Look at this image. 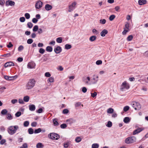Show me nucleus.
<instances>
[{
    "label": "nucleus",
    "mask_w": 148,
    "mask_h": 148,
    "mask_svg": "<svg viewBox=\"0 0 148 148\" xmlns=\"http://www.w3.org/2000/svg\"><path fill=\"white\" fill-rule=\"evenodd\" d=\"M19 128L18 125L11 126L8 129V132L9 134L12 135L14 134Z\"/></svg>",
    "instance_id": "f257e3e1"
},
{
    "label": "nucleus",
    "mask_w": 148,
    "mask_h": 148,
    "mask_svg": "<svg viewBox=\"0 0 148 148\" xmlns=\"http://www.w3.org/2000/svg\"><path fill=\"white\" fill-rule=\"evenodd\" d=\"M35 81L34 79H31L29 80L25 86L26 90L31 89L35 86Z\"/></svg>",
    "instance_id": "f03ea898"
},
{
    "label": "nucleus",
    "mask_w": 148,
    "mask_h": 148,
    "mask_svg": "<svg viewBox=\"0 0 148 148\" xmlns=\"http://www.w3.org/2000/svg\"><path fill=\"white\" fill-rule=\"evenodd\" d=\"M129 84L126 81H125L121 84L120 87V90L121 91H125L130 88Z\"/></svg>",
    "instance_id": "7ed1b4c3"
},
{
    "label": "nucleus",
    "mask_w": 148,
    "mask_h": 148,
    "mask_svg": "<svg viewBox=\"0 0 148 148\" xmlns=\"http://www.w3.org/2000/svg\"><path fill=\"white\" fill-rule=\"evenodd\" d=\"M136 138L134 136H131L126 138L125 140V143L129 144L133 143L136 141Z\"/></svg>",
    "instance_id": "20e7f679"
},
{
    "label": "nucleus",
    "mask_w": 148,
    "mask_h": 148,
    "mask_svg": "<svg viewBox=\"0 0 148 148\" xmlns=\"http://www.w3.org/2000/svg\"><path fill=\"white\" fill-rule=\"evenodd\" d=\"M49 137L53 140H58L60 138L59 135L55 133H52L49 135Z\"/></svg>",
    "instance_id": "39448f33"
},
{
    "label": "nucleus",
    "mask_w": 148,
    "mask_h": 148,
    "mask_svg": "<svg viewBox=\"0 0 148 148\" xmlns=\"http://www.w3.org/2000/svg\"><path fill=\"white\" fill-rule=\"evenodd\" d=\"M132 107L136 110H139L141 107L140 103L136 102H132Z\"/></svg>",
    "instance_id": "423d86ee"
},
{
    "label": "nucleus",
    "mask_w": 148,
    "mask_h": 148,
    "mask_svg": "<svg viewBox=\"0 0 148 148\" xmlns=\"http://www.w3.org/2000/svg\"><path fill=\"white\" fill-rule=\"evenodd\" d=\"M42 2L40 0H38L36 2L35 6L36 9L41 8L42 6Z\"/></svg>",
    "instance_id": "0eeeda50"
},
{
    "label": "nucleus",
    "mask_w": 148,
    "mask_h": 148,
    "mask_svg": "<svg viewBox=\"0 0 148 148\" xmlns=\"http://www.w3.org/2000/svg\"><path fill=\"white\" fill-rule=\"evenodd\" d=\"M76 4V2H74L69 5V12H71L73 11L75 9Z\"/></svg>",
    "instance_id": "6e6552de"
},
{
    "label": "nucleus",
    "mask_w": 148,
    "mask_h": 148,
    "mask_svg": "<svg viewBox=\"0 0 148 148\" xmlns=\"http://www.w3.org/2000/svg\"><path fill=\"white\" fill-rule=\"evenodd\" d=\"M35 66V63L33 62L29 63L27 64V67L29 69L34 68Z\"/></svg>",
    "instance_id": "1a4fd4ad"
},
{
    "label": "nucleus",
    "mask_w": 148,
    "mask_h": 148,
    "mask_svg": "<svg viewBox=\"0 0 148 148\" xmlns=\"http://www.w3.org/2000/svg\"><path fill=\"white\" fill-rule=\"evenodd\" d=\"M144 129L143 128H139L136 130H135L133 132L134 135H136L143 130Z\"/></svg>",
    "instance_id": "9d476101"
},
{
    "label": "nucleus",
    "mask_w": 148,
    "mask_h": 148,
    "mask_svg": "<svg viewBox=\"0 0 148 148\" xmlns=\"http://www.w3.org/2000/svg\"><path fill=\"white\" fill-rule=\"evenodd\" d=\"M15 4V2L14 1L10 0H8L6 1L5 3L6 5L7 6H8L9 5L13 6H14Z\"/></svg>",
    "instance_id": "9b49d317"
},
{
    "label": "nucleus",
    "mask_w": 148,
    "mask_h": 148,
    "mask_svg": "<svg viewBox=\"0 0 148 148\" xmlns=\"http://www.w3.org/2000/svg\"><path fill=\"white\" fill-rule=\"evenodd\" d=\"M108 31L106 29H104L100 32V35L102 37H104L108 34Z\"/></svg>",
    "instance_id": "f8f14e48"
},
{
    "label": "nucleus",
    "mask_w": 148,
    "mask_h": 148,
    "mask_svg": "<svg viewBox=\"0 0 148 148\" xmlns=\"http://www.w3.org/2000/svg\"><path fill=\"white\" fill-rule=\"evenodd\" d=\"M61 51V48L60 46H58L54 49V51L57 54L60 53Z\"/></svg>",
    "instance_id": "ddd939ff"
},
{
    "label": "nucleus",
    "mask_w": 148,
    "mask_h": 148,
    "mask_svg": "<svg viewBox=\"0 0 148 148\" xmlns=\"http://www.w3.org/2000/svg\"><path fill=\"white\" fill-rule=\"evenodd\" d=\"M14 66V63L12 62H7L4 64V67L5 68H6L9 66Z\"/></svg>",
    "instance_id": "4468645a"
},
{
    "label": "nucleus",
    "mask_w": 148,
    "mask_h": 148,
    "mask_svg": "<svg viewBox=\"0 0 148 148\" xmlns=\"http://www.w3.org/2000/svg\"><path fill=\"white\" fill-rule=\"evenodd\" d=\"M83 81L86 84H89V81L90 80V78L89 77H87L86 78L84 77L83 78Z\"/></svg>",
    "instance_id": "2eb2a0df"
},
{
    "label": "nucleus",
    "mask_w": 148,
    "mask_h": 148,
    "mask_svg": "<svg viewBox=\"0 0 148 148\" xmlns=\"http://www.w3.org/2000/svg\"><path fill=\"white\" fill-rule=\"evenodd\" d=\"M138 3L140 5H143L146 4L147 1L146 0H139Z\"/></svg>",
    "instance_id": "dca6fc26"
},
{
    "label": "nucleus",
    "mask_w": 148,
    "mask_h": 148,
    "mask_svg": "<svg viewBox=\"0 0 148 148\" xmlns=\"http://www.w3.org/2000/svg\"><path fill=\"white\" fill-rule=\"evenodd\" d=\"M45 8L47 10L49 11L51 10L52 9V7L51 5H50L48 4H47L45 5Z\"/></svg>",
    "instance_id": "f3484780"
},
{
    "label": "nucleus",
    "mask_w": 148,
    "mask_h": 148,
    "mask_svg": "<svg viewBox=\"0 0 148 148\" xmlns=\"http://www.w3.org/2000/svg\"><path fill=\"white\" fill-rule=\"evenodd\" d=\"M130 121V118L128 117H125L123 119V121L125 123H128Z\"/></svg>",
    "instance_id": "a211bd4d"
},
{
    "label": "nucleus",
    "mask_w": 148,
    "mask_h": 148,
    "mask_svg": "<svg viewBox=\"0 0 148 148\" xmlns=\"http://www.w3.org/2000/svg\"><path fill=\"white\" fill-rule=\"evenodd\" d=\"M29 109L30 110L32 111H34L35 109V106L34 105H30L29 106Z\"/></svg>",
    "instance_id": "6ab92c4d"
},
{
    "label": "nucleus",
    "mask_w": 148,
    "mask_h": 148,
    "mask_svg": "<svg viewBox=\"0 0 148 148\" xmlns=\"http://www.w3.org/2000/svg\"><path fill=\"white\" fill-rule=\"evenodd\" d=\"M96 37L95 36H92L89 38V40L91 42H93L96 40Z\"/></svg>",
    "instance_id": "aec40b11"
},
{
    "label": "nucleus",
    "mask_w": 148,
    "mask_h": 148,
    "mask_svg": "<svg viewBox=\"0 0 148 148\" xmlns=\"http://www.w3.org/2000/svg\"><path fill=\"white\" fill-rule=\"evenodd\" d=\"M114 111V109L112 108H109L107 110V112L108 114H112Z\"/></svg>",
    "instance_id": "412c9836"
},
{
    "label": "nucleus",
    "mask_w": 148,
    "mask_h": 148,
    "mask_svg": "<svg viewBox=\"0 0 148 148\" xmlns=\"http://www.w3.org/2000/svg\"><path fill=\"white\" fill-rule=\"evenodd\" d=\"M54 78L53 77H50L48 79L47 81L50 83H53L54 82Z\"/></svg>",
    "instance_id": "4be33fe9"
},
{
    "label": "nucleus",
    "mask_w": 148,
    "mask_h": 148,
    "mask_svg": "<svg viewBox=\"0 0 148 148\" xmlns=\"http://www.w3.org/2000/svg\"><path fill=\"white\" fill-rule=\"evenodd\" d=\"M29 99V97L28 96H26L24 97L23 101L25 102H27Z\"/></svg>",
    "instance_id": "5701e85b"
},
{
    "label": "nucleus",
    "mask_w": 148,
    "mask_h": 148,
    "mask_svg": "<svg viewBox=\"0 0 148 148\" xmlns=\"http://www.w3.org/2000/svg\"><path fill=\"white\" fill-rule=\"evenodd\" d=\"M43 146V145L41 143H38L36 145L37 148H42Z\"/></svg>",
    "instance_id": "b1692460"
},
{
    "label": "nucleus",
    "mask_w": 148,
    "mask_h": 148,
    "mask_svg": "<svg viewBox=\"0 0 148 148\" xmlns=\"http://www.w3.org/2000/svg\"><path fill=\"white\" fill-rule=\"evenodd\" d=\"M106 22V21L105 19H101L99 20V23L102 25L105 24Z\"/></svg>",
    "instance_id": "393cba45"
},
{
    "label": "nucleus",
    "mask_w": 148,
    "mask_h": 148,
    "mask_svg": "<svg viewBox=\"0 0 148 148\" xmlns=\"http://www.w3.org/2000/svg\"><path fill=\"white\" fill-rule=\"evenodd\" d=\"M4 77L5 79L8 80H11L14 77H9L6 75L4 76Z\"/></svg>",
    "instance_id": "a878e982"
},
{
    "label": "nucleus",
    "mask_w": 148,
    "mask_h": 148,
    "mask_svg": "<svg viewBox=\"0 0 148 148\" xmlns=\"http://www.w3.org/2000/svg\"><path fill=\"white\" fill-rule=\"evenodd\" d=\"M46 50L47 51L51 52L52 51V48L50 46H47L46 47Z\"/></svg>",
    "instance_id": "bb28decb"
},
{
    "label": "nucleus",
    "mask_w": 148,
    "mask_h": 148,
    "mask_svg": "<svg viewBox=\"0 0 148 148\" xmlns=\"http://www.w3.org/2000/svg\"><path fill=\"white\" fill-rule=\"evenodd\" d=\"M82 140V138L80 137H76L75 140V142L77 143L80 142Z\"/></svg>",
    "instance_id": "cd10ccee"
},
{
    "label": "nucleus",
    "mask_w": 148,
    "mask_h": 148,
    "mask_svg": "<svg viewBox=\"0 0 148 148\" xmlns=\"http://www.w3.org/2000/svg\"><path fill=\"white\" fill-rule=\"evenodd\" d=\"M24 49V47L23 46L21 45H20L18 48V51L20 52L23 50Z\"/></svg>",
    "instance_id": "c85d7f7f"
},
{
    "label": "nucleus",
    "mask_w": 148,
    "mask_h": 148,
    "mask_svg": "<svg viewBox=\"0 0 148 148\" xmlns=\"http://www.w3.org/2000/svg\"><path fill=\"white\" fill-rule=\"evenodd\" d=\"M99 147V145L97 143L93 144L92 145V148H98Z\"/></svg>",
    "instance_id": "c756f323"
},
{
    "label": "nucleus",
    "mask_w": 148,
    "mask_h": 148,
    "mask_svg": "<svg viewBox=\"0 0 148 148\" xmlns=\"http://www.w3.org/2000/svg\"><path fill=\"white\" fill-rule=\"evenodd\" d=\"M6 117L7 119L8 120H11L12 119V116L10 113H8L7 114Z\"/></svg>",
    "instance_id": "7c9ffc66"
},
{
    "label": "nucleus",
    "mask_w": 148,
    "mask_h": 148,
    "mask_svg": "<svg viewBox=\"0 0 148 148\" xmlns=\"http://www.w3.org/2000/svg\"><path fill=\"white\" fill-rule=\"evenodd\" d=\"M56 41L58 43H61L62 41V38L61 37H58L56 39Z\"/></svg>",
    "instance_id": "2f4dec72"
},
{
    "label": "nucleus",
    "mask_w": 148,
    "mask_h": 148,
    "mask_svg": "<svg viewBox=\"0 0 148 148\" xmlns=\"http://www.w3.org/2000/svg\"><path fill=\"white\" fill-rule=\"evenodd\" d=\"M7 110L6 109H4L1 111V113L3 115H5L7 113Z\"/></svg>",
    "instance_id": "473e14b6"
},
{
    "label": "nucleus",
    "mask_w": 148,
    "mask_h": 148,
    "mask_svg": "<svg viewBox=\"0 0 148 148\" xmlns=\"http://www.w3.org/2000/svg\"><path fill=\"white\" fill-rule=\"evenodd\" d=\"M115 18V16L114 15H112L109 17V19L110 21H112Z\"/></svg>",
    "instance_id": "72a5a7b5"
},
{
    "label": "nucleus",
    "mask_w": 148,
    "mask_h": 148,
    "mask_svg": "<svg viewBox=\"0 0 148 148\" xmlns=\"http://www.w3.org/2000/svg\"><path fill=\"white\" fill-rule=\"evenodd\" d=\"M129 109V106H126L124 107L123 110L124 112H126Z\"/></svg>",
    "instance_id": "f704fd0d"
},
{
    "label": "nucleus",
    "mask_w": 148,
    "mask_h": 148,
    "mask_svg": "<svg viewBox=\"0 0 148 148\" xmlns=\"http://www.w3.org/2000/svg\"><path fill=\"white\" fill-rule=\"evenodd\" d=\"M71 48V46L69 44H66L65 45V49H69Z\"/></svg>",
    "instance_id": "c9c22d12"
},
{
    "label": "nucleus",
    "mask_w": 148,
    "mask_h": 148,
    "mask_svg": "<svg viewBox=\"0 0 148 148\" xmlns=\"http://www.w3.org/2000/svg\"><path fill=\"white\" fill-rule=\"evenodd\" d=\"M27 25L29 28H31L33 26V24L31 22H28L27 23Z\"/></svg>",
    "instance_id": "e433bc0d"
},
{
    "label": "nucleus",
    "mask_w": 148,
    "mask_h": 148,
    "mask_svg": "<svg viewBox=\"0 0 148 148\" xmlns=\"http://www.w3.org/2000/svg\"><path fill=\"white\" fill-rule=\"evenodd\" d=\"M133 38V36L132 35H130L127 38V40L128 41H131Z\"/></svg>",
    "instance_id": "4c0bfd02"
},
{
    "label": "nucleus",
    "mask_w": 148,
    "mask_h": 148,
    "mask_svg": "<svg viewBox=\"0 0 148 148\" xmlns=\"http://www.w3.org/2000/svg\"><path fill=\"white\" fill-rule=\"evenodd\" d=\"M25 16L27 19H29L30 18V15L28 13H25Z\"/></svg>",
    "instance_id": "58836bf2"
},
{
    "label": "nucleus",
    "mask_w": 148,
    "mask_h": 148,
    "mask_svg": "<svg viewBox=\"0 0 148 148\" xmlns=\"http://www.w3.org/2000/svg\"><path fill=\"white\" fill-rule=\"evenodd\" d=\"M29 133L30 134H32L34 133L33 130L32 128H29L28 130Z\"/></svg>",
    "instance_id": "ea45409f"
},
{
    "label": "nucleus",
    "mask_w": 148,
    "mask_h": 148,
    "mask_svg": "<svg viewBox=\"0 0 148 148\" xmlns=\"http://www.w3.org/2000/svg\"><path fill=\"white\" fill-rule=\"evenodd\" d=\"M92 32L94 34L97 35L99 33V32L95 29H94L92 30Z\"/></svg>",
    "instance_id": "a19ab883"
},
{
    "label": "nucleus",
    "mask_w": 148,
    "mask_h": 148,
    "mask_svg": "<svg viewBox=\"0 0 148 148\" xmlns=\"http://www.w3.org/2000/svg\"><path fill=\"white\" fill-rule=\"evenodd\" d=\"M53 122L54 125H59L58 123V122L57 120L56 119H54L53 120Z\"/></svg>",
    "instance_id": "79ce46f5"
},
{
    "label": "nucleus",
    "mask_w": 148,
    "mask_h": 148,
    "mask_svg": "<svg viewBox=\"0 0 148 148\" xmlns=\"http://www.w3.org/2000/svg\"><path fill=\"white\" fill-rule=\"evenodd\" d=\"M91 96L92 97L94 98V97H95L97 96V93L96 92H95L93 93H91Z\"/></svg>",
    "instance_id": "37998d69"
},
{
    "label": "nucleus",
    "mask_w": 148,
    "mask_h": 148,
    "mask_svg": "<svg viewBox=\"0 0 148 148\" xmlns=\"http://www.w3.org/2000/svg\"><path fill=\"white\" fill-rule=\"evenodd\" d=\"M129 25L130 24L128 23H126V24H125V28H124V29H126L128 30H130L129 29L130 27Z\"/></svg>",
    "instance_id": "c03bdc74"
},
{
    "label": "nucleus",
    "mask_w": 148,
    "mask_h": 148,
    "mask_svg": "<svg viewBox=\"0 0 148 148\" xmlns=\"http://www.w3.org/2000/svg\"><path fill=\"white\" fill-rule=\"evenodd\" d=\"M112 123L110 121H109L108 122V123L106 125V126L108 127H110L112 126Z\"/></svg>",
    "instance_id": "a18cd8bd"
},
{
    "label": "nucleus",
    "mask_w": 148,
    "mask_h": 148,
    "mask_svg": "<svg viewBox=\"0 0 148 148\" xmlns=\"http://www.w3.org/2000/svg\"><path fill=\"white\" fill-rule=\"evenodd\" d=\"M38 29V26L37 25H35L34 26L33 29V32H36Z\"/></svg>",
    "instance_id": "49530a36"
},
{
    "label": "nucleus",
    "mask_w": 148,
    "mask_h": 148,
    "mask_svg": "<svg viewBox=\"0 0 148 148\" xmlns=\"http://www.w3.org/2000/svg\"><path fill=\"white\" fill-rule=\"evenodd\" d=\"M19 20L21 22H24L25 21V19L24 17H22L20 18Z\"/></svg>",
    "instance_id": "de8ad7c7"
},
{
    "label": "nucleus",
    "mask_w": 148,
    "mask_h": 148,
    "mask_svg": "<svg viewBox=\"0 0 148 148\" xmlns=\"http://www.w3.org/2000/svg\"><path fill=\"white\" fill-rule=\"evenodd\" d=\"M28 146L26 143L23 144L22 146L20 148H27Z\"/></svg>",
    "instance_id": "09e8293b"
},
{
    "label": "nucleus",
    "mask_w": 148,
    "mask_h": 148,
    "mask_svg": "<svg viewBox=\"0 0 148 148\" xmlns=\"http://www.w3.org/2000/svg\"><path fill=\"white\" fill-rule=\"evenodd\" d=\"M41 131V129L40 128H39L35 130L34 131V133L35 134L38 133L40 132Z\"/></svg>",
    "instance_id": "8fccbe9b"
},
{
    "label": "nucleus",
    "mask_w": 148,
    "mask_h": 148,
    "mask_svg": "<svg viewBox=\"0 0 148 148\" xmlns=\"http://www.w3.org/2000/svg\"><path fill=\"white\" fill-rule=\"evenodd\" d=\"M130 30H128L126 29H124V31L122 32V34L123 35H125L127 32Z\"/></svg>",
    "instance_id": "3c124183"
},
{
    "label": "nucleus",
    "mask_w": 148,
    "mask_h": 148,
    "mask_svg": "<svg viewBox=\"0 0 148 148\" xmlns=\"http://www.w3.org/2000/svg\"><path fill=\"white\" fill-rule=\"evenodd\" d=\"M18 100L16 99H13L11 101V103L13 104H14L15 103H17Z\"/></svg>",
    "instance_id": "603ef678"
},
{
    "label": "nucleus",
    "mask_w": 148,
    "mask_h": 148,
    "mask_svg": "<svg viewBox=\"0 0 148 148\" xmlns=\"http://www.w3.org/2000/svg\"><path fill=\"white\" fill-rule=\"evenodd\" d=\"M51 76V75L49 72H46L45 73V76L47 77H50Z\"/></svg>",
    "instance_id": "864d4df0"
},
{
    "label": "nucleus",
    "mask_w": 148,
    "mask_h": 148,
    "mask_svg": "<svg viewBox=\"0 0 148 148\" xmlns=\"http://www.w3.org/2000/svg\"><path fill=\"white\" fill-rule=\"evenodd\" d=\"M29 123V122L27 121H26L24 122L23 125L25 127H27L28 126Z\"/></svg>",
    "instance_id": "5fc2aeb1"
},
{
    "label": "nucleus",
    "mask_w": 148,
    "mask_h": 148,
    "mask_svg": "<svg viewBox=\"0 0 148 148\" xmlns=\"http://www.w3.org/2000/svg\"><path fill=\"white\" fill-rule=\"evenodd\" d=\"M81 105V103L80 102H76L75 104V106L76 107H77L80 106Z\"/></svg>",
    "instance_id": "6e6d98bb"
},
{
    "label": "nucleus",
    "mask_w": 148,
    "mask_h": 148,
    "mask_svg": "<svg viewBox=\"0 0 148 148\" xmlns=\"http://www.w3.org/2000/svg\"><path fill=\"white\" fill-rule=\"evenodd\" d=\"M45 52V50L42 49L40 48V49L39 50V52L41 54H43Z\"/></svg>",
    "instance_id": "4d7b16f0"
},
{
    "label": "nucleus",
    "mask_w": 148,
    "mask_h": 148,
    "mask_svg": "<svg viewBox=\"0 0 148 148\" xmlns=\"http://www.w3.org/2000/svg\"><path fill=\"white\" fill-rule=\"evenodd\" d=\"M33 40L32 39H28L27 41V43L28 44H31L32 43Z\"/></svg>",
    "instance_id": "13d9d810"
},
{
    "label": "nucleus",
    "mask_w": 148,
    "mask_h": 148,
    "mask_svg": "<svg viewBox=\"0 0 148 148\" xmlns=\"http://www.w3.org/2000/svg\"><path fill=\"white\" fill-rule=\"evenodd\" d=\"M67 127V125L66 124H63L61 125L60 127L62 128H65Z\"/></svg>",
    "instance_id": "bf43d9fd"
},
{
    "label": "nucleus",
    "mask_w": 148,
    "mask_h": 148,
    "mask_svg": "<svg viewBox=\"0 0 148 148\" xmlns=\"http://www.w3.org/2000/svg\"><path fill=\"white\" fill-rule=\"evenodd\" d=\"M21 112H18L15 114V116L16 117H19L21 115Z\"/></svg>",
    "instance_id": "052dcab7"
},
{
    "label": "nucleus",
    "mask_w": 148,
    "mask_h": 148,
    "mask_svg": "<svg viewBox=\"0 0 148 148\" xmlns=\"http://www.w3.org/2000/svg\"><path fill=\"white\" fill-rule=\"evenodd\" d=\"M96 63L97 65H99L102 63V61L101 60H98L96 61Z\"/></svg>",
    "instance_id": "680f3d73"
},
{
    "label": "nucleus",
    "mask_w": 148,
    "mask_h": 148,
    "mask_svg": "<svg viewBox=\"0 0 148 148\" xmlns=\"http://www.w3.org/2000/svg\"><path fill=\"white\" fill-rule=\"evenodd\" d=\"M87 88L85 87H83L82 89V91L84 93H85L87 91Z\"/></svg>",
    "instance_id": "e2e57ef3"
},
{
    "label": "nucleus",
    "mask_w": 148,
    "mask_h": 148,
    "mask_svg": "<svg viewBox=\"0 0 148 148\" xmlns=\"http://www.w3.org/2000/svg\"><path fill=\"white\" fill-rule=\"evenodd\" d=\"M18 102L20 104H23L24 103L22 99H19L18 100Z\"/></svg>",
    "instance_id": "0e129e2a"
},
{
    "label": "nucleus",
    "mask_w": 148,
    "mask_h": 148,
    "mask_svg": "<svg viewBox=\"0 0 148 148\" xmlns=\"http://www.w3.org/2000/svg\"><path fill=\"white\" fill-rule=\"evenodd\" d=\"M69 110L67 109H65L63 110V113L64 114H67L69 112Z\"/></svg>",
    "instance_id": "69168bd1"
},
{
    "label": "nucleus",
    "mask_w": 148,
    "mask_h": 148,
    "mask_svg": "<svg viewBox=\"0 0 148 148\" xmlns=\"http://www.w3.org/2000/svg\"><path fill=\"white\" fill-rule=\"evenodd\" d=\"M38 21V20L35 18H34L32 19V22L34 23H36Z\"/></svg>",
    "instance_id": "338daca9"
},
{
    "label": "nucleus",
    "mask_w": 148,
    "mask_h": 148,
    "mask_svg": "<svg viewBox=\"0 0 148 148\" xmlns=\"http://www.w3.org/2000/svg\"><path fill=\"white\" fill-rule=\"evenodd\" d=\"M6 142V140L5 139H2L0 141V143L1 145L3 144Z\"/></svg>",
    "instance_id": "774afa93"
}]
</instances>
